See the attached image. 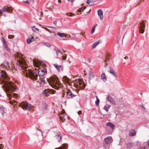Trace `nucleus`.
I'll list each match as a JSON object with an SVG mask.
<instances>
[{
    "instance_id": "62",
    "label": "nucleus",
    "mask_w": 149,
    "mask_h": 149,
    "mask_svg": "<svg viewBox=\"0 0 149 149\" xmlns=\"http://www.w3.org/2000/svg\"><path fill=\"white\" fill-rule=\"evenodd\" d=\"M68 1H72L73 0H68Z\"/></svg>"
},
{
    "instance_id": "63",
    "label": "nucleus",
    "mask_w": 149,
    "mask_h": 149,
    "mask_svg": "<svg viewBox=\"0 0 149 149\" xmlns=\"http://www.w3.org/2000/svg\"><path fill=\"white\" fill-rule=\"evenodd\" d=\"M131 29H132V28H133V27H131V26H130V27H129Z\"/></svg>"
},
{
    "instance_id": "43",
    "label": "nucleus",
    "mask_w": 149,
    "mask_h": 149,
    "mask_svg": "<svg viewBox=\"0 0 149 149\" xmlns=\"http://www.w3.org/2000/svg\"><path fill=\"white\" fill-rule=\"evenodd\" d=\"M104 109L106 110L107 112L108 111L109 109L107 107V106L105 105L104 106Z\"/></svg>"
},
{
    "instance_id": "31",
    "label": "nucleus",
    "mask_w": 149,
    "mask_h": 149,
    "mask_svg": "<svg viewBox=\"0 0 149 149\" xmlns=\"http://www.w3.org/2000/svg\"><path fill=\"white\" fill-rule=\"evenodd\" d=\"M57 34L60 37H62L64 36L65 34L63 33H61L60 32H58L57 33Z\"/></svg>"
},
{
    "instance_id": "55",
    "label": "nucleus",
    "mask_w": 149,
    "mask_h": 149,
    "mask_svg": "<svg viewBox=\"0 0 149 149\" xmlns=\"http://www.w3.org/2000/svg\"><path fill=\"white\" fill-rule=\"evenodd\" d=\"M107 63H105V64L104 66V67H107Z\"/></svg>"
},
{
    "instance_id": "51",
    "label": "nucleus",
    "mask_w": 149,
    "mask_h": 149,
    "mask_svg": "<svg viewBox=\"0 0 149 149\" xmlns=\"http://www.w3.org/2000/svg\"><path fill=\"white\" fill-rule=\"evenodd\" d=\"M23 1L26 3H28V4H29V2L28 0H26V1Z\"/></svg>"
},
{
    "instance_id": "30",
    "label": "nucleus",
    "mask_w": 149,
    "mask_h": 149,
    "mask_svg": "<svg viewBox=\"0 0 149 149\" xmlns=\"http://www.w3.org/2000/svg\"><path fill=\"white\" fill-rule=\"evenodd\" d=\"M110 58L109 56H106V58H105L104 62L107 63L110 60Z\"/></svg>"
},
{
    "instance_id": "18",
    "label": "nucleus",
    "mask_w": 149,
    "mask_h": 149,
    "mask_svg": "<svg viewBox=\"0 0 149 149\" xmlns=\"http://www.w3.org/2000/svg\"><path fill=\"white\" fill-rule=\"evenodd\" d=\"M54 66L59 72H60L61 69H62V66L61 65H58L57 64H54Z\"/></svg>"
},
{
    "instance_id": "12",
    "label": "nucleus",
    "mask_w": 149,
    "mask_h": 149,
    "mask_svg": "<svg viewBox=\"0 0 149 149\" xmlns=\"http://www.w3.org/2000/svg\"><path fill=\"white\" fill-rule=\"evenodd\" d=\"M113 141V139L111 136H107L104 139V141L107 144H109L111 143Z\"/></svg>"
},
{
    "instance_id": "8",
    "label": "nucleus",
    "mask_w": 149,
    "mask_h": 149,
    "mask_svg": "<svg viewBox=\"0 0 149 149\" xmlns=\"http://www.w3.org/2000/svg\"><path fill=\"white\" fill-rule=\"evenodd\" d=\"M13 8L12 7L8 6H4L1 10H0V16L1 15L3 12H11L12 11Z\"/></svg>"
},
{
    "instance_id": "42",
    "label": "nucleus",
    "mask_w": 149,
    "mask_h": 149,
    "mask_svg": "<svg viewBox=\"0 0 149 149\" xmlns=\"http://www.w3.org/2000/svg\"><path fill=\"white\" fill-rule=\"evenodd\" d=\"M67 15L68 16L72 17L73 16V14L71 13H67Z\"/></svg>"
},
{
    "instance_id": "19",
    "label": "nucleus",
    "mask_w": 149,
    "mask_h": 149,
    "mask_svg": "<svg viewBox=\"0 0 149 149\" xmlns=\"http://www.w3.org/2000/svg\"><path fill=\"white\" fill-rule=\"evenodd\" d=\"M55 137L58 142H60L61 139V135L60 134H57L55 135Z\"/></svg>"
},
{
    "instance_id": "9",
    "label": "nucleus",
    "mask_w": 149,
    "mask_h": 149,
    "mask_svg": "<svg viewBox=\"0 0 149 149\" xmlns=\"http://www.w3.org/2000/svg\"><path fill=\"white\" fill-rule=\"evenodd\" d=\"M77 93H74L72 92L71 91L68 90L66 92V97L67 98L71 99L77 96Z\"/></svg>"
},
{
    "instance_id": "59",
    "label": "nucleus",
    "mask_w": 149,
    "mask_h": 149,
    "mask_svg": "<svg viewBox=\"0 0 149 149\" xmlns=\"http://www.w3.org/2000/svg\"><path fill=\"white\" fill-rule=\"evenodd\" d=\"M45 29L46 30H47V31H49V29H47V28H45Z\"/></svg>"
},
{
    "instance_id": "57",
    "label": "nucleus",
    "mask_w": 149,
    "mask_h": 149,
    "mask_svg": "<svg viewBox=\"0 0 149 149\" xmlns=\"http://www.w3.org/2000/svg\"><path fill=\"white\" fill-rule=\"evenodd\" d=\"M58 2L59 3H61V0H58Z\"/></svg>"
},
{
    "instance_id": "13",
    "label": "nucleus",
    "mask_w": 149,
    "mask_h": 149,
    "mask_svg": "<svg viewBox=\"0 0 149 149\" xmlns=\"http://www.w3.org/2000/svg\"><path fill=\"white\" fill-rule=\"evenodd\" d=\"M0 109L1 113L3 116H5L6 115V109L3 107L2 105H0Z\"/></svg>"
},
{
    "instance_id": "23",
    "label": "nucleus",
    "mask_w": 149,
    "mask_h": 149,
    "mask_svg": "<svg viewBox=\"0 0 149 149\" xmlns=\"http://www.w3.org/2000/svg\"><path fill=\"white\" fill-rule=\"evenodd\" d=\"M38 74L39 76H43L45 74V72L43 70H41L40 71H38Z\"/></svg>"
},
{
    "instance_id": "26",
    "label": "nucleus",
    "mask_w": 149,
    "mask_h": 149,
    "mask_svg": "<svg viewBox=\"0 0 149 149\" xmlns=\"http://www.w3.org/2000/svg\"><path fill=\"white\" fill-rule=\"evenodd\" d=\"M89 74V79H91L94 77V75L93 74V73L92 72L90 71Z\"/></svg>"
},
{
    "instance_id": "6",
    "label": "nucleus",
    "mask_w": 149,
    "mask_h": 149,
    "mask_svg": "<svg viewBox=\"0 0 149 149\" xmlns=\"http://www.w3.org/2000/svg\"><path fill=\"white\" fill-rule=\"evenodd\" d=\"M54 91L53 90L46 89L44 90L42 92L43 95L46 96H49L50 94H53L55 93Z\"/></svg>"
},
{
    "instance_id": "38",
    "label": "nucleus",
    "mask_w": 149,
    "mask_h": 149,
    "mask_svg": "<svg viewBox=\"0 0 149 149\" xmlns=\"http://www.w3.org/2000/svg\"><path fill=\"white\" fill-rule=\"evenodd\" d=\"M85 8H86L85 7H81V8H79V12L82 11H83L85 9Z\"/></svg>"
},
{
    "instance_id": "54",
    "label": "nucleus",
    "mask_w": 149,
    "mask_h": 149,
    "mask_svg": "<svg viewBox=\"0 0 149 149\" xmlns=\"http://www.w3.org/2000/svg\"><path fill=\"white\" fill-rule=\"evenodd\" d=\"M53 23L55 24V25H56V24H57V22L56 21H54V22H53Z\"/></svg>"
},
{
    "instance_id": "60",
    "label": "nucleus",
    "mask_w": 149,
    "mask_h": 149,
    "mask_svg": "<svg viewBox=\"0 0 149 149\" xmlns=\"http://www.w3.org/2000/svg\"><path fill=\"white\" fill-rule=\"evenodd\" d=\"M124 58L125 59H127L128 58V57H124Z\"/></svg>"
},
{
    "instance_id": "47",
    "label": "nucleus",
    "mask_w": 149,
    "mask_h": 149,
    "mask_svg": "<svg viewBox=\"0 0 149 149\" xmlns=\"http://www.w3.org/2000/svg\"><path fill=\"white\" fill-rule=\"evenodd\" d=\"M40 64L42 66H45V63L43 62H40Z\"/></svg>"
},
{
    "instance_id": "53",
    "label": "nucleus",
    "mask_w": 149,
    "mask_h": 149,
    "mask_svg": "<svg viewBox=\"0 0 149 149\" xmlns=\"http://www.w3.org/2000/svg\"><path fill=\"white\" fill-rule=\"evenodd\" d=\"M139 149H145V147H142L140 148Z\"/></svg>"
},
{
    "instance_id": "17",
    "label": "nucleus",
    "mask_w": 149,
    "mask_h": 149,
    "mask_svg": "<svg viewBox=\"0 0 149 149\" xmlns=\"http://www.w3.org/2000/svg\"><path fill=\"white\" fill-rule=\"evenodd\" d=\"M107 126H109L113 130L114 129L115 126L113 124L110 122H108L106 124Z\"/></svg>"
},
{
    "instance_id": "45",
    "label": "nucleus",
    "mask_w": 149,
    "mask_h": 149,
    "mask_svg": "<svg viewBox=\"0 0 149 149\" xmlns=\"http://www.w3.org/2000/svg\"><path fill=\"white\" fill-rule=\"evenodd\" d=\"M62 58L63 60H65L66 58V56H63Z\"/></svg>"
},
{
    "instance_id": "7",
    "label": "nucleus",
    "mask_w": 149,
    "mask_h": 149,
    "mask_svg": "<svg viewBox=\"0 0 149 149\" xmlns=\"http://www.w3.org/2000/svg\"><path fill=\"white\" fill-rule=\"evenodd\" d=\"M145 21H143L141 22L139 25V30L140 33H143L144 32L145 28Z\"/></svg>"
},
{
    "instance_id": "44",
    "label": "nucleus",
    "mask_w": 149,
    "mask_h": 149,
    "mask_svg": "<svg viewBox=\"0 0 149 149\" xmlns=\"http://www.w3.org/2000/svg\"><path fill=\"white\" fill-rule=\"evenodd\" d=\"M61 52L59 50H57L56 51V54H57V56H58V54L60 53H61Z\"/></svg>"
},
{
    "instance_id": "36",
    "label": "nucleus",
    "mask_w": 149,
    "mask_h": 149,
    "mask_svg": "<svg viewBox=\"0 0 149 149\" xmlns=\"http://www.w3.org/2000/svg\"><path fill=\"white\" fill-rule=\"evenodd\" d=\"M40 79L41 82H43V83L45 84L46 83V81L43 78H40Z\"/></svg>"
},
{
    "instance_id": "49",
    "label": "nucleus",
    "mask_w": 149,
    "mask_h": 149,
    "mask_svg": "<svg viewBox=\"0 0 149 149\" xmlns=\"http://www.w3.org/2000/svg\"><path fill=\"white\" fill-rule=\"evenodd\" d=\"M78 114L79 115H80V114H81V111H78Z\"/></svg>"
},
{
    "instance_id": "5",
    "label": "nucleus",
    "mask_w": 149,
    "mask_h": 149,
    "mask_svg": "<svg viewBox=\"0 0 149 149\" xmlns=\"http://www.w3.org/2000/svg\"><path fill=\"white\" fill-rule=\"evenodd\" d=\"M51 79L52 83L53 85H52L54 86H53L55 88V87H56L57 86H60L61 83L59 82V81L58 78L55 76L52 77H51Z\"/></svg>"
},
{
    "instance_id": "11",
    "label": "nucleus",
    "mask_w": 149,
    "mask_h": 149,
    "mask_svg": "<svg viewBox=\"0 0 149 149\" xmlns=\"http://www.w3.org/2000/svg\"><path fill=\"white\" fill-rule=\"evenodd\" d=\"M1 66L2 67L4 68L7 70H9L10 69L9 64L8 61H4L3 63L1 65Z\"/></svg>"
},
{
    "instance_id": "29",
    "label": "nucleus",
    "mask_w": 149,
    "mask_h": 149,
    "mask_svg": "<svg viewBox=\"0 0 149 149\" xmlns=\"http://www.w3.org/2000/svg\"><path fill=\"white\" fill-rule=\"evenodd\" d=\"M31 28L32 29V30L34 32H35L37 31H39V29L37 28H36L35 26H32Z\"/></svg>"
},
{
    "instance_id": "64",
    "label": "nucleus",
    "mask_w": 149,
    "mask_h": 149,
    "mask_svg": "<svg viewBox=\"0 0 149 149\" xmlns=\"http://www.w3.org/2000/svg\"><path fill=\"white\" fill-rule=\"evenodd\" d=\"M140 94H141V95H142V93H140Z\"/></svg>"
},
{
    "instance_id": "33",
    "label": "nucleus",
    "mask_w": 149,
    "mask_h": 149,
    "mask_svg": "<svg viewBox=\"0 0 149 149\" xmlns=\"http://www.w3.org/2000/svg\"><path fill=\"white\" fill-rule=\"evenodd\" d=\"M96 97L97 99V100L96 101H95V104L96 105L98 106L99 104L100 100L98 98V97L97 96H96Z\"/></svg>"
},
{
    "instance_id": "10",
    "label": "nucleus",
    "mask_w": 149,
    "mask_h": 149,
    "mask_svg": "<svg viewBox=\"0 0 149 149\" xmlns=\"http://www.w3.org/2000/svg\"><path fill=\"white\" fill-rule=\"evenodd\" d=\"M77 88L79 87L81 89H84L85 87V86L83 83V82L80 79H78V81L76 82Z\"/></svg>"
},
{
    "instance_id": "15",
    "label": "nucleus",
    "mask_w": 149,
    "mask_h": 149,
    "mask_svg": "<svg viewBox=\"0 0 149 149\" xmlns=\"http://www.w3.org/2000/svg\"><path fill=\"white\" fill-rule=\"evenodd\" d=\"M109 70L108 71L110 73H111L112 75H113L116 77H117V76L116 75V73L115 72L114 70L110 68H109Z\"/></svg>"
},
{
    "instance_id": "27",
    "label": "nucleus",
    "mask_w": 149,
    "mask_h": 149,
    "mask_svg": "<svg viewBox=\"0 0 149 149\" xmlns=\"http://www.w3.org/2000/svg\"><path fill=\"white\" fill-rule=\"evenodd\" d=\"M10 103L11 104H14V105H17L18 104V102L14 100L13 101H10Z\"/></svg>"
},
{
    "instance_id": "24",
    "label": "nucleus",
    "mask_w": 149,
    "mask_h": 149,
    "mask_svg": "<svg viewBox=\"0 0 149 149\" xmlns=\"http://www.w3.org/2000/svg\"><path fill=\"white\" fill-rule=\"evenodd\" d=\"M34 40L33 37H32L31 38H29L27 40V42L28 44L30 43L31 42L34 41Z\"/></svg>"
},
{
    "instance_id": "2",
    "label": "nucleus",
    "mask_w": 149,
    "mask_h": 149,
    "mask_svg": "<svg viewBox=\"0 0 149 149\" xmlns=\"http://www.w3.org/2000/svg\"><path fill=\"white\" fill-rule=\"evenodd\" d=\"M22 57L18 55L17 56V60L19 61L20 66L19 67V69H23L26 68L27 64L23 59L22 56Z\"/></svg>"
},
{
    "instance_id": "61",
    "label": "nucleus",
    "mask_w": 149,
    "mask_h": 149,
    "mask_svg": "<svg viewBox=\"0 0 149 149\" xmlns=\"http://www.w3.org/2000/svg\"><path fill=\"white\" fill-rule=\"evenodd\" d=\"M38 130L40 131L41 132V133L42 134V131L40 129H38Z\"/></svg>"
},
{
    "instance_id": "34",
    "label": "nucleus",
    "mask_w": 149,
    "mask_h": 149,
    "mask_svg": "<svg viewBox=\"0 0 149 149\" xmlns=\"http://www.w3.org/2000/svg\"><path fill=\"white\" fill-rule=\"evenodd\" d=\"M86 3L87 4H89L91 6L93 5V2L91 1L90 0H87L86 1Z\"/></svg>"
},
{
    "instance_id": "14",
    "label": "nucleus",
    "mask_w": 149,
    "mask_h": 149,
    "mask_svg": "<svg viewBox=\"0 0 149 149\" xmlns=\"http://www.w3.org/2000/svg\"><path fill=\"white\" fill-rule=\"evenodd\" d=\"M98 15L100 16V19L101 20L103 18V12L101 9H99L97 11Z\"/></svg>"
},
{
    "instance_id": "35",
    "label": "nucleus",
    "mask_w": 149,
    "mask_h": 149,
    "mask_svg": "<svg viewBox=\"0 0 149 149\" xmlns=\"http://www.w3.org/2000/svg\"><path fill=\"white\" fill-rule=\"evenodd\" d=\"M43 109L45 110H47V105L45 103H44L43 104Z\"/></svg>"
},
{
    "instance_id": "21",
    "label": "nucleus",
    "mask_w": 149,
    "mask_h": 149,
    "mask_svg": "<svg viewBox=\"0 0 149 149\" xmlns=\"http://www.w3.org/2000/svg\"><path fill=\"white\" fill-rule=\"evenodd\" d=\"M2 42L3 43V45L4 47L5 48L7 47H8L6 43V41L5 40V39L3 38V36L2 37V40H1Z\"/></svg>"
},
{
    "instance_id": "40",
    "label": "nucleus",
    "mask_w": 149,
    "mask_h": 149,
    "mask_svg": "<svg viewBox=\"0 0 149 149\" xmlns=\"http://www.w3.org/2000/svg\"><path fill=\"white\" fill-rule=\"evenodd\" d=\"M13 96L14 97L17 98L18 97V94L16 93H14L13 94Z\"/></svg>"
},
{
    "instance_id": "20",
    "label": "nucleus",
    "mask_w": 149,
    "mask_h": 149,
    "mask_svg": "<svg viewBox=\"0 0 149 149\" xmlns=\"http://www.w3.org/2000/svg\"><path fill=\"white\" fill-rule=\"evenodd\" d=\"M68 146L67 144H63L62 146L55 149H67Z\"/></svg>"
},
{
    "instance_id": "22",
    "label": "nucleus",
    "mask_w": 149,
    "mask_h": 149,
    "mask_svg": "<svg viewBox=\"0 0 149 149\" xmlns=\"http://www.w3.org/2000/svg\"><path fill=\"white\" fill-rule=\"evenodd\" d=\"M136 134V132L134 130H132L130 131L129 135L131 136H134Z\"/></svg>"
},
{
    "instance_id": "28",
    "label": "nucleus",
    "mask_w": 149,
    "mask_h": 149,
    "mask_svg": "<svg viewBox=\"0 0 149 149\" xmlns=\"http://www.w3.org/2000/svg\"><path fill=\"white\" fill-rule=\"evenodd\" d=\"M99 43V41H96L92 45L93 48H95L98 45Z\"/></svg>"
},
{
    "instance_id": "16",
    "label": "nucleus",
    "mask_w": 149,
    "mask_h": 149,
    "mask_svg": "<svg viewBox=\"0 0 149 149\" xmlns=\"http://www.w3.org/2000/svg\"><path fill=\"white\" fill-rule=\"evenodd\" d=\"M108 100L111 103L113 104H116V102L113 100V99L112 98V97L110 96H109L107 97Z\"/></svg>"
},
{
    "instance_id": "41",
    "label": "nucleus",
    "mask_w": 149,
    "mask_h": 149,
    "mask_svg": "<svg viewBox=\"0 0 149 149\" xmlns=\"http://www.w3.org/2000/svg\"><path fill=\"white\" fill-rule=\"evenodd\" d=\"M95 27H93V28H92L91 32V34H93L94 33L95 31Z\"/></svg>"
},
{
    "instance_id": "4",
    "label": "nucleus",
    "mask_w": 149,
    "mask_h": 149,
    "mask_svg": "<svg viewBox=\"0 0 149 149\" xmlns=\"http://www.w3.org/2000/svg\"><path fill=\"white\" fill-rule=\"evenodd\" d=\"M18 106L20 107L23 109L29 110L32 106L27 102H21L19 104Z\"/></svg>"
},
{
    "instance_id": "1",
    "label": "nucleus",
    "mask_w": 149,
    "mask_h": 149,
    "mask_svg": "<svg viewBox=\"0 0 149 149\" xmlns=\"http://www.w3.org/2000/svg\"><path fill=\"white\" fill-rule=\"evenodd\" d=\"M0 77L2 79L1 82L3 84L2 87L6 93L7 96L10 98L12 96V92L15 91L17 88V87L12 83L8 82L6 80H8L9 78L5 71L0 70Z\"/></svg>"
},
{
    "instance_id": "46",
    "label": "nucleus",
    "mask_w": 149,
    "mask_h": 149,
    "mask_svg": "<svg viewBox=\"0 0 149 149\" xmlns=\"http://www.w3.org/2000/svg\"><path fill=\"white\" fill-rule=\"evenodd\" d=\"M3 144H0V149H3Z\"/></svg>"
},
{
    "instance_id": "37",
    "label": "nucleus",
    "mask_w": 149,
    "mask_h": 149,
    "mask_svg": "<svg viewBox=\"0 0 149 149\" xmlns=\"http://www.w3.org/2000/svg\"><path fill=\"white\" fill-rule=\"evenodd\" d=\"M43 44L48 47H50L51 46V45L48 43L44 42L43 43Z\"/></svg>"
},
{
    "instance_id": "52",
    "label": "nucleus",
    "mask_w": 149,
    "mask_h": 149,
    "mask_svg": "<svg viewBox=\"0 0 149 149\" xmlns=\"http://www.w3.org/2000/svg\"><path fill=\"white\" fill-rule=\"evenodd\" d=\"M69 78H67V77L66 79V81L68 83L69 82Z\"/></svg>"
},
{
    "instance_id": "39",
    "label": "nucleus",
    "mask_w": 149,
    "mask_h": 149,
    "mask_svg": "<svg viewBox=\"0 0 149 149\" xmlns=\"http://www.w3.org/2000/svg\"><path fill=\"white\" fill-rule=\"evenodd\" d=\"M14 36L13 35H9L8 36L9 39H12L14 38Z\"/></svg>"
},
{
    "instance_id": "25",
    "label": "nucleus",
    "mask_w": 149,
    "mask_h": 149,
    "mask_svg": "<svg viewBox=\"0 0 149 149\" xmlns=\"http://www.w3.org/2000/svg\"><path fill=\"white\" fill-rule=\"evenodd\" d=\"M101 79L104 81H105L107 80L106 76L104 73H102L101 75Z\"/></svg>"
},
{
    "instance_id": "3",
    "label": "nucleus",
    "mask_w": 149,
    "mask_h": 149,
    "mask_svg": "<svg viewBox=\"0 0 149 149\" xmlns=\"http://www.w3.org/2000/svg\"><path fill=\"white\" fill-rule=\"evenodd\" d=\"M27 76H29L30 78L32 79L36 80L37 79V75L36 73L32 70H28L25 72Z\"/></svg>"
},
{
    "instance_id": "58",
    "label": "nucleus",
    "mask_w": 149,
    "mask_h": 149,
    "mask_svg": "<svg viewBox=\"0 0 149 149\" xmlns=\"http://www.w3.org/2000/svg\"><path fill=\"white\" fill-rule=\"evenodd\" d=\"M147 144H148V146H149V139L148 141Z\"/></svg>"
},
{
    "instance_id": "56",
    "label": "nucleus",
    "mask_w": 149,
    "mask_h": 149,
    "mask_svg": "<svg viewBox=\"0 0 149 149\" xmlns=\"http://www.w3.org/2000/svg\"><path fill=\"white\" fill-rule=\"evenodd\" d=\"M46 37L47 38H51V37L50 36H46Z\"/></svg>"
},
{
    "instance_id": "32",
    "label": "nucleus",
    "mask_w": 149,
    "mask_h": 149,
    "mask_svg": "<svg viewBox=\"0 0 149 149\" xmlns=\"http://www.w3.org/2000/svg\"><path fill=\"white\" fill-rule=\"evenodd\" d=\"M65 115L64 113L61 114L60 117L61 118L62 120L64 119V120H65Z\"/></svg>"
},
{
    "instance_id": "50",
    "label": "nucleus",
    "mask_w": 149,
    "mask_h": 149,
    "mask_svg": "<svg viewBox=\"0 0 149 149\" xmlns=\"http://www.w3.org/2000/svg\"><path fill=\"white\" fill-rule=\"evenodd\" d=\"M106 106L108 109L109 108L111 107V105H106Z\"/></svg>"
},
{
    "instance_id": "48",
    "label": "nucleus",
    "mask_w": 149,
    "mask_h": 149,
    "mask_svg": "<svg viewBox=\"0 0 149 149\" xmlns=\"http://www.w3.org/2000/svg\"><path fill=\"white\" fill-rule=\"evenodd\" d=\"M5 49L7 51H10V49L8 47L5 48Z\"/></svg>"
}]
</instances>
